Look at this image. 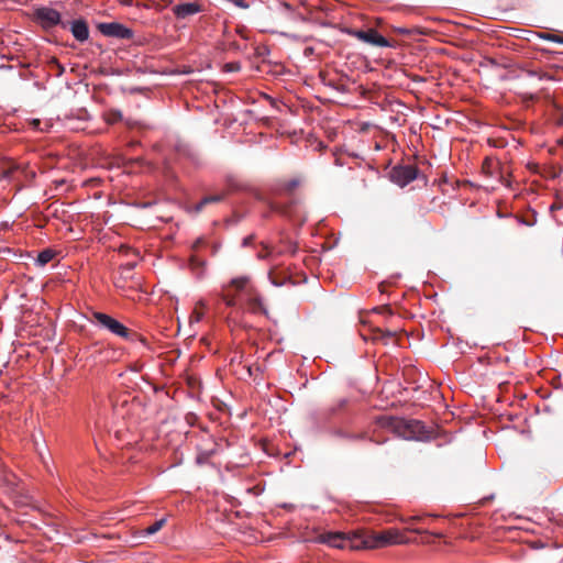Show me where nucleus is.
Returning a JSON list of instances; mask_svg holds the SVG:
<instances>
[{
    "mask_svg": "<svg viewBox=\"0 0 563 563\" xmlns=\"http://www.w3.org/2000/svg\"><path fill=\"white\" fill-rule=\"evenodd\" d=\"M300 185L299 178H292L288 181H283L276 189V196L269 202V210L275 213L291 216H303L305 209L300 202L292 196V190ZM305 217L300 219L303 223Z\"/></svg>",
    "mask_w": 563,
    "mask_h": 563,
    "instance_id": "f257e3e1",
    "label": "nucleus"
},
{
    "mask_svg": "<svg viewBox=\"0 0 563 563\" xmlns=\"http://www.w3.org/2000/svg\"><path fill=\"white\" fill-rule=\"evenodd\" d=\"M376 424L378 428L388 430L406 440H423L427 438L424 424L419 420L383 415L377 417Z\"/></svg>",
    "mask_w": 563,
    "mask_h": 563,
    "instance_id": "f03ea898",
    "label": "nucleus"
},
{
    "mask_svg": "<svg viewBox=\"0 0 563 563\" xmlns=\"http://www.w3.org/2000/svg\"><path fill=\"white\" fill-rule=\"evenodd\" d=\"M362 550L380 549L395 544H406L409 539L398 529L390 528L380 532L361 530Z\"/></svg>",
    "mask_w": 563,
    "mask_h": 563,
    "instance_id": "7ed1b4c3",
    "label": "nucleus"
},
{
    "mask_svg": "<svg viewBox=\"0 0 563 563\" xmlns=\"http://www.w3.org/2000/svg\"><path fill=\"white\" fill-rule=\"evenodd\" d=\"M319 543L336 549L362 550L361 530L319 533Z\"/></svg>",
    "mask_w": 563,
    "mask_h": 563,
    "instance_id": "20e7f679",
    "label": "nucleus"
},
{
    "mask_svg": "<svg viewBox=\"0 0 563 563\" xmlns=\"http://www.w3.org/2000/svg\"><path fill=\"white\" fill-rule=\"evenodd\" d=\"M32 21L45 32H51L53 29L59 26L63 30L67 29L62 13L47 5H38L33 9Z\"/></svg>",
    "mask_w": 563,
    "mask_h": 563,
    "instance_id": "39448f33",
    "label": "nucleus"
},
{
    "mask_svg": "<svg viewBox=\"0 0 563 563\" xmlns=\"http://www.w3.org/2000/svg\"><path fill=\"white\" fill-rule=\"evenodd\" d=\"M92 321L96 322L101 329L124 339L126 341H134V335L122 322L117 320L110 314L100 311H92Z\"/></svg>",
    "mask_w": 563,
    "mask_h": 563,
    "instance_id": "423d86ee",
    "label": "nucleus"
},
{
    "mask_svg": "<svg viewBox=\"0 0 563 563\" xmlns=\"http://www.w3.org/2000/svg\"><path fill=\"white\" fill-rule=\"evenodd\" d=\"M97 30L106 37L117 40H131L134 36V31L120 22H99Z\"/></svg>",
    "mask_w": 563,
    "mask_h": 563,
    "instance_id": "0eeeda50",
    "label": "nucleus"
},
{
    "mask_svg": "<svg viewBox=\"0 0 563 563\" xmlns=\"http://www.w3.org/2000/svg\"><path fill=\"white\" fill-rule=\"evenodd\" d=\"M346 33L350 34L351 36H353L364 43L373 45V46H377V47H388L389 46L388 40L386 37H384L383 35H380L375 29H368L366 31L347 29Z\"/></svg>",
    "mask_w": 563,
    "mask_h": 563,
    "instance_id": "6e6552de",
    "label": "nucleus"
},
{
    "mask_svg": "<svg viewBox=\"0 0 563 563\" xmlns=\"http://www.w3.org/2000/svg\"><path fill=\"white\" fill-rule=\"evenodd\" d=\"M65 25H67L66 30H69L73 37L79 42L85 43L89 40L90 30L88 22L82 16L76 18L71 21L65 20Z\"/></svg>",
    "mask_w": 563,
    "mask_h": 563,
    "instance_id": "1a4fd4ad",
    "label": "nucleus"
},
{
    "mask_svg": "<svg viewBox=\"0 0 563 563\" xmlns=\"http://www.w3.org/2000/svg\"><path fill=\"white\" fill-rule=\"evenodd\" d=\"M418 169L413 165L396 166L391 169L390 177L394 183L404 187L417 178Z\"/></svg>",
    "mask_w": 563,
    "mask_h": 563,
    "instance_id": "9d476101",
    "label": "nucleus"
},
{
    "mask_svg": "<svg viewBox=\"0 0 563 563\" xmlns=\"http://www.w3.org/2000/svg\"><path fill=\"white\" fill-rule=\"evenodd\" d=\"M527 481L532 485H544L550 482L547 470L539 463L532 464L527 471Z\"/></svg>",
    "mask_w": 563,
    "mask_h": 563,
    "instance_id": "9b49d317",
    "label": "nucleus"
},
{
    "mask_svg": "<svg viewBox=\"0 0 563 563\" xmlns=\"http://www.w3.org/2000/svg\"><path fill=\"white\" fill-rule=\"evenodd\" d=\"M173 13L178 20H184L202 11L198 2H183L173 7Z\"/></svg>",
    "mask_w": 563,
    "mask_h": 563,
    "instance_id": "f8f14e48",
    "label": "nucleus"
},
{
    "mask_svg": "<svg viewBox=\"0 0 563 563\" xmlns=\"http://www.w3.org/2000/svg\"><path fill=\"white\" fill-rule=\"evenodd\" d=\"M247 305L252 313H262L268 317V310L263 302V298L257 292L250 290Z\"/></svg>",
    "mask_w": 563,
    "mask_h": 563,
    "instance_id": "ddd939ff",
    "label": "nucleus"
},
{
    "mask_svg": "<svg viewBox=\"0 0 563 563\" xmlns=\"http://www.w3.org/2000/svg\"><path fill=\"white\" fill-rule=\"evenodd\" d=\"M166 523V518H161L158 520H155L153 523L147 526L144 529H141L137 534L140 538H148L155 533H157Z\"/></svg>",
    "mask_w": 563,
    "mask_h": 563,
    "instance_id": "4468645a",
    "label": "nucleus"
},
{
    "mask_svg": "<svg viewBox=\"0 0 563 563\" xmlns=\"http://www.w3.org/2000/svg\"><path fill=\"white\" fill-rule=\"evenodd\" d=\"M206 264H207V262L205 260H202L196 255H192L190 257L189 265L197 278L202 277V275L205 273Z\"/></svg>",
    "mask_w": 563,
    "mask_h": 563,
    "instance_id": "2eb2a0df",
    "label": "nucleus"
},
{
    "mask_svg": "<svg viewBox=\"0 0 563 563\" xmlns=\"http://www.w3.org/2000/svg\"><path fill=\"white\" fill-rule=\"evenodd\" d=\"M428 518H431V516H429V515L428 516H412V517L404 518V519H401V521L408 525V528H407L408 531L416 532V533H427L428 532L427 530L415 528L412 526V523L416 521H418V522L424 521Z\"/></svg>",
    "mask_w": 563,
    "mask_h": 563,
    "instance_id": "dca6fc26",
    "label": "nucleus"
},
{
    "mask_svg": "<svg viewBox=\"0 0 563 563\" xmlns=\"http://www.w3.org/2000/svg\"><path fill=\"white\" fill-rule=\"evenodd\" d=\"M55 256V252L52 249H44L42 250L36 258H35V265L43 267L46 264H48Z\"/></svg>",
    "mask_w": 563,
    "mask_h": 563,
    "instance_id": "f3484780",
    "label": "nucleus"
},
{
    "mask_svg": "<svg viewBox=\"0 0 563 563\" xmlns=\"http://www.w3.org/2000/svg\"><path fill=\"white\" fill-rule=\"evenodd\" d=\"M377 339L384 341L385 344H388L396 336L397 332L395 330H383L377 329Z\"/></svg>",
    "mask_w": 563,
    "mask_h": 563,
    "instance_id": "a211bd4d",
    "label": "nucleus"
},
{
    "mask_svg": "<svg viewBox=\"0 0 563 563\" xmlns=\"http://www.w3.org/2000/svg\"><path fill=\"white\" fill-rule=\"evenodd\" d=\"M123 119V114L120 110L118 109H111L110 111H108V113L106 114V121L109 123V124H114L119 121H121Z\"/></svg>",
    "mask_w": 563,
    "mask_h": 563,
    "instance_id": "6ab92c4d",
    "label": "nucleus"
},
{
    "mask_svg": "<svg viewBox=\"0 0 563 563\" xmlns=\"http://www.w3.org/2000/svg\"><path fill=\"white\" fill-rule=\"evenodd\" d=\"M49 68L52 71H54L56 77H60L65 73V67L62 65L56 58H51Z\"/></svg>",
    "mask_w": 563,
    "mask_h": 563,
    "instance_id": "aec40b11",
    "label": "nucleus"
},
{
    "mask_svg": "<svg viewBox=\"0 0 563 563\" xmlns=\"http://www.w3.org/2000/svg\"><path fill=\"white\" fill-rule=\"evenodd\" d=\"M225 198V195L224 194H216V195H210V196H206L201 199L202 201V205L207 206V205H210V203H217V202H220L222 201L223 199Z\"/></svg>",
    "mask_w": 563,
    "mask_h": 563,
    "instance_id": "412c9836",
    "label": "nucleus"
},
{
    "mask_svg": "<svg viewBox=\"0 0 563 563\" xmlns=\"http://www.w3.org/2000/svg\"><path fill=\"white\" fill-rule=\"evenodd\" d=\"M250 278L247 276H239L231 279V285L238 288L239 290L243 289L249 283Z\"/></svg>",
    "mask_w": 563,
    "mask_h": 563,
    "instance_id": "4be33fe9",
    "label": "nucleus"
},
{
    "mask_svg": "<svg viewBox=\"0 0 563 563\" xmlns=\"http://www.w3.org/2000/svg\"><path fill=\"white\" fill-rule=\"evenodd\" d=\"M539 37L545 41L563 44V37L553 33H539Z\"/></svg>",
    "mask_w": 563,
    "mask_h": 563,
    "instance_id": "5701e85b",
    "label": "nucleus"
},
{
    "mask_svg": "<svg viewBox=\"0 0 563 563\" xmlns=\"http://www.w3.org/2000/svg\"><path fill=\"white\" fill-rule=\"evenodd\" d=\"M264 251L257 253L256 257L262 261L271 260L273 257V250L268 249V246L263 245Z\"/></svg>",
    "mask_w": 563,
    "mask_h": 563,
    "instance_id": "b1692460",
    "label": "nucleus"
},
{
    "mask_svg": "<svg viewBox=\"0 0 563 563\" xmlns=\"http://www.w3.org/2000/svg\"><path fill=\"white\" fill-rule=\"evenodd\" d=\"M135 263H126L120 266V273L124 278H128L130 273L134 269Z\"/></svg>",
    "mask_w": 563,
    "mask_h": 563,
    "instance_id": "393cba45",
    "label": "nucleus"
},
{
    "mask_svg": "<svg viewBox=\"0 0 563 563\" xmlns=\"http://www.w3.org/2000/svg\"><path fill=\"white\" fill-rule=\"evenodd\" d=\"M224 67H225V70L230 71V73L239 71L241 68L240 63H238V62L228 63V64H225Z\"/></svg>",
    "mask_w": 563,
    "mask_h": 563,
    "instance_id": "a878e982",
    "label": "nucleus"
},
{
    "mask_svg": "<svg viewBox=\"0 0 563 563\" xmlns=\"http://www.w3.org/2000/svg\"><path fill=\"white\" fill-rule=\"evenodd\" d=\"M13 169H3L0 174V181L1 180H8L10 181L12 178Z\"/></svg>",
    "mask_w": 563,
    "mask_h": 563,
    "instance_id": "bb28decb",
    "label": "nucleus"
},
{
    "mask_svg": "<svg viewBox=\"0 0 563 563\" xmlns=\"http://www.w3.org/2000/svg\"><path fill=\"white\" fill-rule=\"evenodd\" d=\"M243 219L242 214L234 213L230 219L227 220L229 225L238 224Z\"/></svg>",
    "mask_w": 563,
    "mask_h": 563,
    "instance_id": "cd10ccee",
    "label": "nucleus"
},
{
    "mask_svg": "<svg viewBox=\"0 0 563 563\" xmlns=\"http://www.w3.org/2000/svg\"><path fill=\"white\" fill-rule=\"evenodd\" d=\"M206 206L202 205V201L200 200L198 203H196L195 206L188 208V212H192V213H199L202 211V209L205 208Z\"/></svg>",
    "mask_w": 563,
    "mask_h": 563,
    "instance_id": "c85d7f7f",
    "label": "nucleus"
},
{
    "mask_svg": "<svg viewBox=\"0 0 563 563\" xmlns=\"http://www.w3.org/2000/svg\"><path fill=\"white\" fill-rule=\"evenodd\" d=\"M132 334L134 335V341L133 342H140L145 347H148L147 341H146V339L144 336H142L141 334H139L136 332H132Z\"/></svg>",
    "mask_w": 563,
    "mask_h": 563,
    "instance_id": "c756f323",
    "label": "nucleus"
},
{
    "mask_svg": "<svg viewBox=\"0 0 563 563\" xmlns=\"http://www.w3.org/2000/svg\"><path fill=\"white\" fill-rule=\"evenodd\" d=\"M223 301L228 307H234L236 305V300L232 296H223Z\"/></svg>",
    "mask_w": 563,
    "mask_h": 563,
    "instance_id": "7c9ffc66",
    "label": "nucleus"
},
{
    "mask_svg": "<svg viewBox=\"0 0 563 563\" xmlns=\"http://www.w3.org/2000/svg\"><path fill=\"white\" fill-rule=\"evenodd\" d=\"M211 452L201 453L197 456L196 462L197 464H203L206 460L210 456Z\"/></svg>",
    "mask_w": 563,
    "mask_h": 563,
    "instance_id": "2f4dec72",
    "label": "nucleus"
},
{
    "mask_svg": "<svg viewBox=\"0 0 563 563\" xmlns=\"http://www.w3.org/2000/svg\"><path fill=\"white\" fill-rule=\"evenodd\" d=\"M268 278H269L272 285H274L276 287H280L285 284V282L278 280L277 278L273 277L272 271L268 273Z\"/></svg>",
    "mask_w": 563,
    "mask_h": 563,
    "instance_id": "473e14b6",
    "label": "nucleus"
},
{
    "mask_svg": "<svg viewBox=\"0 0 563 563\" xmlns=\"http://www.w3.org/2000/svg\"><path fill=\"white\" fill-rule=\"evenodd\" d=\"M253 240H254V235H253V234L245 236V238L242 240V246H243V247H247V246H250V245L252 244Z\"/></svg>",
    "mask_w": 563,
    "mask_h": 563,
    "instance_id": "72a5a7b5",
    "label": "nucleus"
},
{
    "mask_svg": "<svg viewBox=\"0 0 563 563\" xmlns=\"http://www.w3.org/2000/svg\"><path fill=\"white\" fill-rule=\"evenodd\" d=\"M41 124L42 122L40 119H32L31 121V125L36 130H42Z\"/></svg>",
    "mask_w": 563,
    "mask_h": 563,
    "instance_id": "f704fd0d",
    "label": "nucleus"
},
{
    "mask_svg": "<svg viewBox=\"0 0 563 563\" xmlns=\"http://www.w3.org/2000/svg\"><path fill=\"white\" fill-rule=\"evenodd\" d=\"M313 52H314V48H313L312 46H307V47L305 48V51H303V53H305V55H306V56H310V55H312V54H313Z\"/></svg>",
    "mask_w": 563,
    "mask_h": 563,
    "instance_id": "c9c22d12",
    "label": "nucleus"
},
{
    "mask_svg": "<svg viewBox=\"0 0 563 563\" xmlns=\"http://www.w3.org/2000/svg\"><path fill=\"white\" fill-rule=\"evenodd\" d=\"M202 244H203V239H202V238H198V239L195 241V243H194L192 247L196 250V249H198V247H199L200 245H202Z\"/></svg>",
    "mask_w": 563,
    "mask_h": 563,
    "instance_id": "e433bc0d",
    "label": "nucleus"
},
{
    "mask_svg": "<svg viewBox=\"0 0 563 563\" xmlns=\"http://www.w3.org/2000/svg\"><path fill=\"white\" fill-rule=\"evenodd\" d=\"M397 32L399 34H409V31L407 29H402V27L397 29Z\"/></svg>",
    "mask_w": 563,
    "mask_h": 563,
    "instance_id": "4c0bfd02",
    "label": "nucleus"
},
{
    "mask_svg": "<svg viewBox=\"0 0 563 563\" xmlns=\"http://www.w3.org/2000/svg\"><path fill=\"white\" fill-rule=\"evenodd\" d=\"M219 250V245H213L212 246V254H216Z\"/></svg>",
    "mask_w": 563,
    "mask_h": 563,
    "instance_id": "58836bf2",
    "label": "nucleus"
},
{
    "mask_svg": "<svg viewBox=\"0 0 563 563\" xmlns=\"http://www.w3.org/2000/svg\"><path fill=\"white\" fill-rule=\"evenodd\" d=\"M258 9H260V12H258V13H262V12H266V11H267V9H266V8H263L262 5H260V7H258Z\"/></svg>",
    "mask_w": 563,
    "mask_h": 563,
    "instance_id": "ea45409f",
    "label": "nucleus"
},
{
    "mask_svg": "<svg viewBox=\"0 0 563 563\" xmlns=\"http://www.w3.org/2000/svg\"><path fill=\"white\" fill-rule=\"evenodd\" d=\"M432 534H433L434 537H437V538H441V537H442V533H440V532H434V533H432Z\"/></svg>",
    "mask_w": 563,
    "mask_h": 563,
    "instance_id": "a19ab883",
    "label": "nucleus"
},
{
    "mask_svg": "<svg viewBox=\"0 0 563 563\" xmlns=\"http://www.w3.org/2000/svg\"><path fill=\"white\" fill-rule=\"evenodd\" d=\"M319 150L323 146L321 142L318 143Z\"/></svg>",
    "mask_w": 563,
    "mask_h": 563,
    "instance_id": "79ce46f5",
    "label": "nucleus"
}]
</instances>
